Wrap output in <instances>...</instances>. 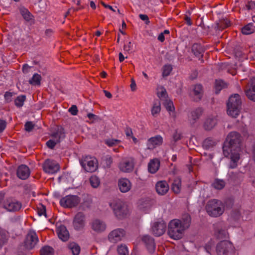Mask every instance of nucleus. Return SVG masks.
Masks as SVG:
<instances>
[{"label": "nucleus", "instance_id": "f257e3e1", "mask_svg": "<svg viewBox=\"0 0 255 255\" xmlns=\"http://www.w3.org/2000/svg\"><path fill=\"white\" fill-rule=\"evenodd\" d=\"M241 135L236 131L230 132L227 136L223 146L224 155L228 157L230 155L231 162L229 167L235 168L238 165L240 156Z\"/></svg>", "mask_w": 255, "mask_h": 255}, {"label": "nucleus", "instance_id": "f03ea898", "mask_svg": "<svg viewBox=\"0 0 255 255\" xmlns=\"http://www.w3.org/2000/svg\"><path fill=\"white\" fill-rule=\"evenodd\" d=\"M191 218L189 215H185L181 220L173 219L168 225V234L174 240H179L183 236L184 231L190 225Z\"/></svg>", "mask_w": 255, "mask_h": 255}, {"label": "nucleus", "instance_id": "7ed1b4c3", "mask_svg": "<svg viewBox=\"0 0 255 255\" xmlns=\"http://www.w3.org/2000/svg\"><path fill=\"white\" fill-rule=\"evenodd\" d=\"M109 206L112 209L114 215L119 219L126 218L130 213L128 206L120 199L111 200Z\"/></svg>", "mask_w": 255, "mask_h": 255}, {"label": "nucleus", "instance_id": "20e7f679", "mask_svg": "<svg viewBox=\"0 0 255 255\" xmlns=\"http://www.w3.org/2000/svg\"><path fill=\"white\" fill-rule=\"evenodd\" d=\"M241 106V100L240 95L238 94L232 95L227 103L228 114L232 117H237L239 115Z\"/></svg>", "mask_w": 255, "mask_h": 255}, {"label": "nucleus", "instance_id": "39448f33", "mask_svg": "<svg viewBox=\"0 0 255 255\" xmlns=\"http://www.w3.org/2000/svg\"><path fill=\"white\" fill-rule=\"evenodd\" d=\"M206 209L210 216L216 217L223 213L224 206L220 201L213 199L207 203Z\"/></svg>", "mask_w": 255, "mask_h": 255}, {"label": "nucleus", "instance_id": "423d86ee", "mask_svg": "<svg viewBox=\"0 0 255 255\" xmlns=\"http://www.w3.org/2000/svg\"><path fill=\"white\" fill-rule=\"evenodd\" d=\"M80 163L87 172L93 173L98 168V160L93 156L88 155L83 157L80 160Z\"/></svg>", "mask_w": 255, "mask_h": 255}, {"label": "nucleus", "instance_id": "0eeeda50", "mask_svg": "<svg viewBox=\"0 0 255 255\" xmlns=\"http://www.w3.org/2000/svg\"><path fill=\"white\" fill-rule=\"evenodd\" d=\"M234 251L233 244L229 241H223L218 244L216 247L217 255H229Z\"/></svg>", "mask_w": 255, "mask_h": 255}, {"label": "nucleus", "instance_id": "6e6552de", "mask_svg": "<svg viewBox=\"0 0 255 255\" xmlns=\"http://www.w3.org/2000/svg\"><path fill=\"white\" fill-rule=\"evenodd\" d=\"M80 201V198L77 196L69 195L61 198L60 204L65 208H72L77 206Z\"/></svg>", "mask_w": 255, "mask_h": 255}, {"label": "nucleus", "instance_id": "1a4fd4ad", "mask_svg": "<svg viewBox=\"0 0 255 255\" xmlns=\"http://www.w3.org/2000/svg\"><path fill=\"white\" fill-rule=\"evenodd\" d=\"M3 207L6 211L14 212L19 211L22 207V204L16 199L10 198L3 202Z\"/></svg>", "mask_w": 255, "mask_h": 255}, {"label": "nucleus", "instance_id": "9d476101", "mask_svg": "<svg viewBox=\"0 0 255 255\" xmlns=\"http://www.w3.org/2000/svg\"><path fill=\"white\" fill-rule=\"evenodd\" d=\"M126 235V231L121 228L115 229L111 231L108 235V239L110 242L116 243L121 241Z\"/></svg>", "mask_w": 255, "mask_h": 255}, {"label": "nucleus", "instance_id": "9b49d317", "mask_svg": "<svg viewBox=\"0 0 255 255\" xmlns=\"http://www.w3.org/2000/svg\"><path fill=\"white\" fill-rule=\"evenodd\" d=\"M38 242V239L36 233L34 231H30L26 236L24 246L26 249L30 250L34 247Z\"/></svg>", "mask_w": 255, "mask_h": 255}, {"label": "nucleus", "instance_id": "f8f14e48", "mask_svg": "<svg viewBox=\"0 0 255 255\" xmlns=\"http://www.w3.org/2000/svg\"><path fill=\"white\" fill-rule=\"evenodd\" d=\"M44 172L47 174H55L59 170V166L56 162L46 160L43 165Z\"/></svg>", "mask_w": 255, "mask_h": 255}, {"label": "nucleus", "instance_id": "ddd939ff", "mask_svg": "<svg viewBox=\"0 0 255 255\" xmlns=\"http://www.w3.org/2000/svg\"><path fill=\"white\" fill-rule=\"evenodd\" d=\"M134 164L133 158H127L123 159L120 163L119 168L123 172L129 173L133 169Z\"/></svg>", "mask_w": 255, "mask_h": 255}, {"label": "nucleus", "instance_id": "4468645a", "mask_svg": "<svg viewBox=\"0 0 255 255\" xmlns=\"http://www.w3.org/2000/svg\"><path fill=\"white\" fill-rule=\"evenodd\" d=\"M166 225L163 221L156 222L152 224V232L155 236H160L165 231Z\"/></svg>", "mask_w": 255, "mask_h": 255}, {"label": "nucleus", "instance_id": "2eb2a0df", "mask_svg": "<svg viewBox=\"0 0 255 255\" xmlns=\"http://www.w3.org/2000/svg\"><path fill=\"white\" fill-rule=\"evenodd\" d=\"M163 142V138L161 135H157L149 138L146 142L147 148L152 150L156 147L160 146Z\"/></svg>", "mask_w": 255, "mask_h": 255}, {"label": "nucleus", "instance_id": "dca6fc26", "mask_svg": "<svg viewBox=\"0 0 255 255\" xmlns=\"http://www.w3.org/2000/svg\"><path fill=\"white\" fill-rule=\"evenodd\" d=\"M85 225L84 215L81 213H78L75 217L73 221V226L75 230L80 231L82 230Z\"/></svg>", "mask_w": 255, "mask_h": 255}, {"label": "nucleus", "instance_id": "f3484780", "mask_svg": "<svg viewBox=\"0 0 255 255\" xmlns=\"http://www.w3.org/2000/svg\"><path fill=\"white\" fill-rule=\"evenodd\" d=\"M56 231L58 238L61 241L66 242L69 239V234L64 226L60 225L57 226Z\"/></svg>", "mask_w": 255, "mask_h": 255}, {"label": "nucleus", "instance_id": "a211bd4d", "mask_svg": "<svg viewBox=\"0 0 255 255\" xmlns=\"http://www.w3.org/2000/svg\"><path fill=\"white\" fill-rule=\"evenodd\" d=\"M91 225L93 230L97 233L103 232L106 228V224L103 221L98 219L93 221Z\"/></svg>", "mask_w": 255, "mask_h": 255}, {"label": "nucleus", "instance_id": "6ab92c4d", "mask_svg": "<svg viewBox=\"0 0 255 255\" xmlns=\"http://www.w3.org/2000/svg\"><path fill=\"white\" fill-rule=\"evenodd\" d=\"M118 186L120 190L123 193H126L130 190L131 184L130 181L126 178H123L119 180Z\"/></svg>", "mask_w": 255, "mask_h": 255}, {"label": "nucleus", "instance_id": "aec40b11", "mask_svg": "<svg viewBox=\"0 0 255 255\" xmlns=\"http://www.w3.org/2000/svg\"><path fill=\"white\" fill-rule=\"evenodd\" d=\"M155 188L159 195H164L168 191L169 186L166 181H160L157 182Z\"/></svg>", "mask_w": 255, "mask_h": 255}, {"label": "nucleus", "instance_id": "412c9836", "mask_svg": "<svg viewBox=\"0 0 255 255\" xmlns=\"http://www.w3.org/2000/svg\"><path fill=\"white\" fill-rule=\"evenodd\" d=\"M203 112L201 108H197L192 111L188 116V120L191 125L194 124L200 118Z\"/></svg>", "mask_w": 255, "mask_h": 255}, {"label": "nucleus", "instance_id": "4be33fe9", "mask_svg": "<svg viewBox=\"0 0 255 255\" xmlns=\"http://www.w3.org/2000/svg\"><path fill=\"white\" fill-rule=\"evenodd\" d=\"M142 241L145 243L149 252L152 253L155 250V244L153 239L150 237L146 235L142 238Z\"/></svg>", "mask_w": 255, "mask_h": 255}, {"label": "nucleus", "instance_id": "5701e85b", "mask_svg": "<svg viewBox=\"0 0 255 255\" xmlns=\"http://www.w3.org/2000/svg\"><path fill=\"white\" fill-rule=\"evenodd\" d=\"M246 96L251 100L255 102V78L251 80L250 88L245 91Z\"/></svg>", "mask_w": 255, "mask_h": 255}, {"label": "nucleus", "instance_id": "b1692460", "mask_svg": "<svg viewBox=\"0 0 255 255\" xmlns=\"http://www.w3.org/2000/svg\"><path fill=\"white\" fill-rule=\"evenodd\" d=\"M160 166V161L157 158L151 160L148 165V169L151 174L155 173L159 169Z\"/></svg>", "mask_w": 255, "mask_h": 255}, {"label": "nucleus", "instance_id": "393cba45", "mask_svg": "<svg viewBox=\"0 0 255 255\" xmlns=\"http://www.w3.org/2000/svg\"><path fill=\"white\" fill-rule=\"evenodd\" d=\"M192 95L194 96V100H200L203 95V89L201 85H195L192 91Z\"/></svg>", "mask_w": 255, "mask_h": 255}, {"label": "nucleus", "instance_id": "a878e982", "mask_svg": "<svg viewBox=\"0 0 255 255\" xmlns=\"http://www.w3.org/2000/svg\"><path fill=\"white\" fill-rule=\"evenodd\" d=\"M217 124V119L215 118H208L204 122V128L206 130H211Z\"/></svg>", "mask_w": 255, "mask_h": 255}, {"label": "nucleus", "instance_id": "bb28decb", "mask_svg": "<svg viewBox=\"0 0 255 255\" xmlns=\"http://www.w3.org/2000/svg\"><path fill=\"white\" fill-rule=\"evenodd\" d=\"M181 188V179L176 177L174 180V181L171 186V189L176 194H178L180 192Z\"/></svg>", "mask_w": 255, "mask_h": 255}, {"label": "nucleus", "instance_id": "cd10ccee", "mask_svg": "<svg viewBox=\"0 0 255 255\" xmlns=\"http://www.w3.org/2000/svg\"><path fill=\"white\" fill-rule=\"evenodd\" d=\"M192 50L194 55L197 57H202L203 56V49L201 45L194 44L192 47Z\"/></svg>", "mask_w": 255, "mask_h": 255}, {"label": "nucleus", "instance_id": "c85d7f7f", "mask_svg": "<svg viewBox=\"0 0 255 255\" xmlns=\"http://www.w3.org/2000/svg\"><path fill=\"white\" fill-rule=\"evenodd\" d=\"M255 31V27L254 26V24L252 23H250L245 26H244L242 29V32L243 34L245 35H249L254 33Z\"/></svg>", "mask_w": 255, "mask_h": 255}, {"label": "nucleus", "instance_id": "c756f323", "mask_svg": "<svg viewBox=\"0 0 255 255\" xmlns=\"http://www.w3.org/2000/svg\"><path fill=\"white\" fill-rule=\"evenodd\" d=\"M29 168L25 165H20L17 170V175H29Z\"/></svg>", "mask_w": 255, "mask_h": 255}, {"label": "nucleus", "instance_id": "7c9ffc66", "mask_svg": "<svg viewBox=\"0 0 255 255\" xmlns=\"http://www.w3.org/2000/svg\"><path fill=\"white\" fill-rule=\"evenodd\" d=\"M161 111L160 102L158 100L154 101L151 109V114L154 117H156Z\"/></svg>", "mask_w": 255, "mask_h": 255}, {"label": "nucleus", "instance_id": "2f4dec72", "mask_svg": "<svg viewBox=\"0 0 255 255\" xmlns=\"http://www.w3.org/2000/svg\"><path fill=\"white\" fill-rule=\"evenodd\" d=\"M121 142L120 140L114 138H109L105 140V143L109 147L119 146V147H123V146L119 145Z\"/></svg>", "mask_w": 255, "mask_h": 255}, {"label": "nucleus", "instance_id": "473e14b6", "mask_svg": "<svg viewBox=\"0 0 255 255\" xmlns=\"http://www.w3.org/2000/svg\"><path fill=\"white\" fill-rule=\"evenodd\" d=\"M20 12L22 15L23 18L27 21L31 20L33 16L31 14V13L29 11V10L24 7H21L20 8Z\"/></svg>", "mask_w": 255, "mask_h": 255}, {"label": "nucleus", "instance_id": "72a5a7b5", "mask_svg": "<svg viewBox=\"0 0 255 255\" xmlns=\"http://www.w3.org/2000/svg\"><path fill=\"white\" fill-rule=\"evenodd\" d=\"M213 188L217 190L222 189L225 186V182L223 179H216L212 184Z\"/></svg>", "mask_w": 255, "mask_h": 255}, {"label": "nucleus", "instance_id": "f704fd0d", "mask_svg": "<svg viewBox=\"0 0 255 255\" xmlns=\"http://www.w3.org/2000/svg\"><path fill=\"white\" fill-rule=\"evenodd\" d=\"M41 77L38 74H34L29 82L32 85H40Z\"/></svg>", "mask_w": 255, "mask_h": 255}, {"label": "nucleus", "instance_id": "c9c22d12", "mask_svg": "<svg viewBox=\"0 0 255 255\" xmlns=\"http://www.w3.org/2000/svg\"><path fill=\"white\" fill-rule=\"evenodd\" d=\"M226 83L221 80H217L215 81V92L218 94L223 88L226 87Z\"/></svg>", "mask_w": 255, "mask_h": 255}, {"label": "nucleus", "instance_id": "e433bc0d", "mask_svg": "<svg viewBox=\"0 0 255 255\" xmlns=\"http://www.w3.org/2000/svg\"><path fill=\"white\" fill-rule=\"evenodd\" d=\"M53 254L54 250L49 246H45L40 251L41 255H53Z\"/></svg>", "mask_w": 255, "mask_h": 255}, {"label": "nucleus", "instance_id": "4c0bfd02", "mask_svg": "<svg viewBox=\"0 0 255 255\" xmlns=\"http://www.w3.org/2000/svg\"><path fill=\"white\" fill-rule=\"evenodd\" d=\"M26 97L24 95L18 96L14 101L15 105L17 107H21L25 101Z\"/></svg>", "mask_w": 255, "mask_h": 255}, {"label": "nucleus", "instance_id": "58836bf2", "mask_svg": "<svg viewBox=\"0 0 255 255\" xmlns=\"http://www.w3.org/2000/svg\"><path fill=\"white\" fill-rule=\"evenodd\" d=\"M69 248L73 255H79L80 252V248L77 244L72 243L69 245Z\"/></svg>", "mask_w": 255, "mask_h": 255}, {"label": "nucleus", "instance_id": "ea45409f", "mask_svg": "<svg viewBox=\"0 0 255 255\" xmlns=\"http://www.w3.org/2000/svg\"><path fill=\"white\" fill-rule=\"evenodd\" d=\"M90 182L93 188H97L100 184V180L98 176H91Z\"/></svg>", "mask_w": 255, "mask_h": 255}, {"label": "nucleus", "instance_id": "a19ab883", "mask_svg": "<svg viewBox=\"0 0 255 255\" xmlns=\"http://www.w3.org/2000/svg\"><path fill=\"white\" fill-rule=\"evenodd\" d=\"M119 255H129L128 247L124 245H121L118 248Z\"/></svg>", "mask_w": 255, "mask_h": 255}, {"label": "nucleus", "instance_id": "79ce46f5", "mask_svg": "<svg viewBox=\"0 0 255 255\" xmlns=\"http://www.w3.org/2000/svg\"><path fill=\"white\" fill-rule=\"evenodd\" d=\"M157 96L160 99H165L167 97V92L164 88L163 87H159L157 88Z\"/></svg>", "mask_w": 255, "mask_h": 255}, {"label": "nucleus", "instance_id": "37998d69", "mask_svg": "<svg viewBox=\"0 0 255 255\" xmlns=\"http://www.w3.org/2000/svg\"><path fill=\"white\" fill-rule=\"evenodd\" d=\"M230 25V22L228 19H223L220 21V23L217 24V27L220 30L224 29Z\"/></svg>", "mask_w": 255, "mask_h": 255}, {"label": "nucleus", "instance_id": "c03bdc74", "mask_svg": "<svg viewBox=\"0 0 255 255\" xmlns=\"http://www.w3.org/2000/svg\"><path fill=\"white\" fill-rule=\"evenodd\" d=\"M172 70L171 65H165L162 68V76L166 77L168 76Z\"/></svg>", "mask_w": 255, "mask_h": 255}, {"label": "nucleus", "instance_id": "a18cd8bd", "mask_svg": "<svg viewBox=\"0 0 255 255\" xmlns=\"http://www.w3.org/2000/svg\"><path fill=\"white\" fill-rule=\"evenodd\" d=\"M8 238L7 233L3 230H0V245L3 244Z\"/></svg>", "mask_w": 255, "mask_h": 255}, {"label": "nucleus", "instance_id": "49530a36", "mask_svg": "<svg viewBox=\"0 0 255 255\" xmlns=\"http://www.w3.org/2000/svg\"><path fill=\"white\" fill-rule=\"evenodd\" d=\"M164 106L166 110L169 112H173L174 111V107L173 102L170 100H166L164 103Z\"/></svg>", "mask_w": 255, "mask_h": 255}, {"label": "nucleus", "instance_id": "de8ad7c7", "mask_svg": "<svg viewBox=\"0 0 255 255\" xmlns=\"http://www.w3.org/2000/svg\"><path fill=\"white\" fill-rule=\"evenodd\" d=\"M59 142V139H50L46 142L47 146L50 148H53L55 146L56 144Z\"/></svg>", "mask_w": 255, "mask_h": 255}, {"label": "nucleus", "instance_id": "09e8293b", "mask_svg": "<svg viewBox=\"0 0 255 255\" xmlns=\"http://www.w3.org/2000/svg\"><path fill=\"white\" fill-rule=\"evenodd\" d=\"M217 237L219 239L226 238L228 236V233L225 230H219L216 235Z\"/></svg>", "mask_w": 255, "mask_h": 255}, {"label": "nucleus", "instance_id": "8fccbe9b", "mask_svg": "<svg viewBox=\"0 0 255 255\" xmlns=\"http://www.w3.org/2000/svg\"><path fill=\"white\" fill-rule=\"evenodd\" d=\"M25 129L27 131H31L34 128V125L31 122H28L24 125Z\"/></svg>", "mask_w": 255, "mask_h": 255}, {"label": "nucleus", "instance_id": "3c124183", "mask_svg": "<svg viewBox=\"0 0 255 255\" xmlns=\"http://www.w3.org/2000/svg\"><path fill=\"white\" fill-rule=\"evenodd\" d=\"M12 93L9 92H6L4 95V100L6 103H9L11 101V97Z\"/></svg>", "mask_w": 255, "mask_h": 255}, {"label": "nucleus", "instance_id": "603ef678", "mask_svg": "<svg viewBox=\"0 0 255 255\" xmlns=\"http://www.w3.org/2000/svg\"><path fill=\"white\" fill-rule=\"evenodd\" d=\"M87 117L91 121L92 123L94 122L95 121H97L99 119V117L92 113H89L87 115Z\"/></svg>", "mask_w": 255, "mask_h": 255}, {"label": "nucleus", "instance_id": "864d4df0", "mask_svg": "<svg viewBox=\"0 0 255 255\" xmlns=\"http://www.w3.org/2000/svg\"><path fill=\"white\" fill-rule=\"evenodd\" d=\"M69 112L74 116H75L77 114L78 110L76 106L72 105L68 110Z\"/></svg>", "mask_w": 255, "mask_h": 255}, {"label": "nucleus", "instance_id": "5fc2aeb1", "mask_svg": "<svg viewBox=\"0 0 255 255\" xmlns=\"http://www.w3.org/2000/svg\"><path fill=\"white\" fill-rule=\"evenodd\" d=\"M215 143L210 139L207 138L205 140L204 142V145L208 147H210V146H212L214 145Z\"/></svg>", "mask_w": 255, "mask_h": 255}, {"label": "nucleus", "instance_id": "6e6d98bb", "mask_svg": "<svg viewBox=\"0 0 255 255\" xmlns=\"http://www.w3.org/2000/svg\"><path fill=\"white\" fill-rule=\"evenodd\" d=\"M139 18L143 21H145L146 24H148L150 22L148 16L146 14H140L139 15Z\"/></svg>", "mask_w": 255, "mask_h": 255}, {"label": "nucleus", "instance_id": "4d7b16f0", "mask_svg": "<svg viewBox=\"0 0 255 255\" xmlns=\"http://www.w3.org/2000/svg\"><path fill=\"white\" fill-rule=\"evenodd\" d=\"M6 123L5 121L0 120V133L2 132L5 128Z\"/></svg>", "mask_w": 255, "mask_h": 255}, {"label": "nucleus", "instance_id": "13d9d810", "mask_svg": "<svg viewBox=\"0 0 255 255\" xmlns=\"http://www.w3.org/2000/svg\"><path fill=\"white\" fill-rule=\"evenodd\" d=\"M38 214L39 216L44 215L46 216V209L44 206H42L41 208L38 211Z\"/></svg>", "mask_w": 255, "mask_h": 255}, {"label": "nucleus", "instance_id": "bf43d9fd", "mask_svg": "<svg viewBox=\"0 0 255 255\" xmlns=\"http://www.w3.org/2000/svg\"><path fill=\"white\" fill-rule=\"evenodd\" d=\"M132 48V45L130 42H128L125 44L124 47V49L126 51H129Z\"/></svg>", "mask_w": 255, "mask_h": 255}, {"label": "nucleus", "instance_id": "052dcab7", "mask_svg": "<svg viewBox=\"0 0 255 255\" xmlns=\"http://www.w3.org/2000/svg\"><path fill=\"white\" fill-rule=\"evenodd\" d=\"M181 134L177 131H176L173 135V138L174 141H176L179 140L181 138Z\"/></svg>", "mask_w": 255, "mask_h": 255}, {"label": "nucleus", "instance_id": "680f3d73", "mask_svg": "<svg viewBox=\"0 0 255 255\" xmlns=\"http://www.w3.org/2000/svg\"><path fill=\"white\" fill-rule=\"evenodd\" d=\"M105 160L106 162V164L108 166H109L112 163L113 161L112 158L110 156L106 157Z\"/></svg>", "mask_w": 255, "mask_h": 255}, {"label": "nucleus", "instance_id": "e2e57ef3", "mask_svg": "<svg viewBox=\"0 0 255 255\" xmlns=\"http://www.w3.org/2000/svg\"><path fill=\"white\" fill-rule=\"evenodd\" d=\"M126 134L127 136H130L132 135V132L130 128H127L125 130Z\"/></svg>", "mask_w": 255, "mask_h": 255}, {"label": "nucleus", "instance_id": "0e129e2a", "mask_svg": "<svg viewBox=\"0 0 255 255\" xmlns=\"http://www.w3.org/2000/svg\"><path fill=\"white\" fill-rule=\"evenodd\" d=\"M158 40L161 42H163L165 40L164 35L163 33H161L159 34L158 38Z\"/></svg>", "mask_w": 255, "mask_h": 255}, {"label": "nucleus", "instance_id": "69168bd1", "mask_svg": "<svg viewBox=\"0 0 255 255\" xmlns=\"http://www.w3.org/2000/svg\"><path fill=\"white\" fill-rule=\"evenodd\" d=\"M30 68V67L26 64L23 65L22 67V70L24 73L28 72V69Z\"/></svg>", "mask_w": 255, "mask_h": 255}, {"label": "nucleus", "instance_id": "338daca9", "mask_svg": "<svg viewBox=\"0 0 255 255\" xmlns=\"http://www.w3.org/2000/svg\"><path fill=\"white\" fill-rule=\"evenodd\" d=\"M184 20L186 21L187 24L188 25H192V22L191 20L190 17L186 16L184 18Z\"/></svg>", "mask_w": 255, "mask_h": 255}, {"label": "nucleus", "instance_id": "774afa93", "mask_svg": "<svg viewBox=\"0 0 255 255\" xmlns=\"http://www.w3.org/2000/svg\"><path fill=\"white\" fill-rule=\"evenodd\" d=\"M212 243H210V244H209L206 245L205 249L206 250L207 252L210 253V250L212 247Z\"/></svg>", "mask_w": 255, "mask_h": 255}]
</instances>
